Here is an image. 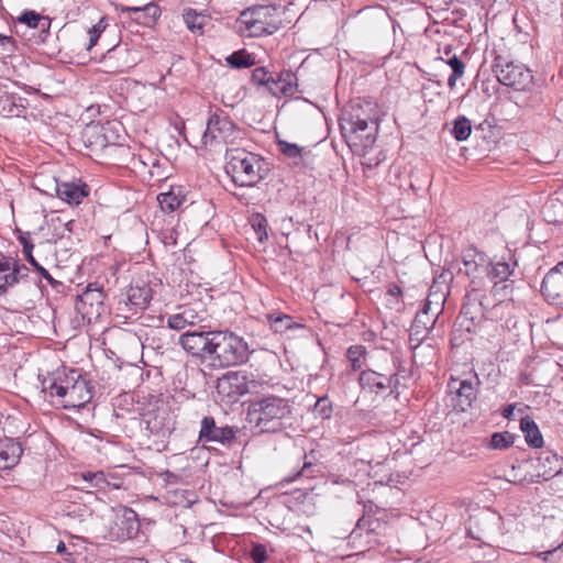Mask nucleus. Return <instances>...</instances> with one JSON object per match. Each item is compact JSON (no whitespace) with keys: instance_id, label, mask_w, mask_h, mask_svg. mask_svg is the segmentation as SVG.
<instances>
[{"instance_id":"1","label":"nucleus","mask_w":563,"mask_h":563,"mask_svg":"<svg viewBox=\"0 0 563 563\" xmlns=\"http://www.w3.org/2000/svg\"><path fill=\"white\" fill-rule=\"evenodd\" d=\"M42 391L48 394L52 402L64 409H79L92 398V387L76 369L57 372L44 377Z\"/></svg>"},{"instance_id":"2","label":"nucleus","mask_w":563,"mask_h":563,"mask_svg":"<svg viewBox=\"0 0 563 563\" xmlns=\"http://www.w3.org/2000/svg\"><path fill=\"white\" fill-rule=\"evenodd\" d=\"M225 173L236 186L254 187L266 177L268 167L261 155L231 147L225 152Z\"/></svg>"},{"instance_id":"3","label":"nucleus","mask_w":563,"mask_h":563,"mask_svg":"<svg viewBox=\"0 0 563 563\" xmlns=\"http://www.w3.org/2000/svg\"><path fill=\"white\" fill-rule=\"evenodd\" d=\"M291 413L288 399L275 395L251 400L247 407V420L262 432H277L285 426L284 420Z\"/></svg>"},{"instance_id":"4","label":"nucleus","mask_w":563,"mask_h":563,"mask_svg":"<svg viewBox=\"0 0 563 563\" xmlns=\"http://www.w3.org/2000/svg\"><path fill=\"white\" fill-rule=\"evenodd\" d=\"M211 339L209 360L213 366L225 368L249 361L251 351L242 336L229 330H213Z\"/></svg>"},{"instance_id":"5","label":"nucleus","mask_w":563,"mask_h":563,"mask_svg":"<svg viewBox=\"0 0 563 563\" xmlns=\"http://www.w3.org/2000/svg\"><path fill=\"white\" fill-rule=\"evenodd\" d=\"M342 136L352 152L360 156H365L374 146L379 120H339Z\"/></svg>"},{"instance_id":"6","label":"nucleus","mask_w":563,"mask_h":563,"mask_svg":"<svg viewBox=\"0 0 563 563\" xmlns=\"http://www.w3.org/2000/svg\"><path fill=\"white\" fill-rule=\"evenodd\" d=\"M242 139L243 131L227 113L219 110L209 115L201 143L203 146L234 145Z\"/></svg>"},{"instance_id":"7","label":"nucleus","mask_w":563,"mask_h":563,"mask_svg":"<svg viewBox=\"0 0 563 563\" xmlns=\"http://www.w3.org/2000/svg\"><path fill=\"white\" fill-rule=\"evenodd\" d=\"M489 264H492L490 257L487 254L475 247H468L456 261V269L459 274H463L470 279L472 289L476 291L483 288L487 282Z\"/></svg>"},{"instance_id":"8","label":"nucleus","mask_w":563,"mask_h":563,"mask_svg":"<svg viewBox=\"0 0 563 563\" xmlns=\"http://www.w3.org/2000/svg\"><path fill=\"white\" fill-rule=\"evenodd\" d=\"M278 8L273 4H258L243 10L240 14L239 22L244 24L246 31L252 36L263 34H272L277 30L274 16Z\"/></svg>"},{"instance_id":"9","label":"nucleus","mask_w":563,"mask_h":563,"mask_svg":"<svg viewBox=\"0 0 563 563\" xmlns=\"http://www.w3.org/2000/svg\"><path fill=\"white\" fill-rule=\"evenodd\" d=\"M493 73L497 80L507 87L516 90H526L532 85L533 76L531 70L523 64L508 60L503 56H497L493 65Z\"/></svg>"},{"instance_id":"10","label":"nucleus","mask_w":563,"mask_h":563,"mask_svg":"<svg viewBox=\"0 0 563 563\" xmlns=\"http://www.w3.org/2000/svg\"><path fill=\"white\" fill-rule=\"evenodd\" d=\"M257 387L254 379H249L245 372H228L218 382V393L228 401L235 402L242 396L253 393Z\"/></svg>"},{"instance_id":"11","label":"nucleus","mask_w":563,"mask_h":563,"mask_svg":"<svg viewBox=\"0 0 563 563\" xmlns=\"http://www.w3.org/2000/svg\"><path fill=\"white\" fill-rule=\"evenodd\" d=\"M478 386L479 379L476 374L464 379L451 377L448 388L454 395V407L460 411H466L471 408L477 399Z\"/></svg>"},{"instance_id":"12","label":"nucleus","mask_w":563,"mask_h":563,"mask_svg":"<svg viewBox=\"0 0 563 563\" xmlns=\"http://www.w3.org/2000/svg\"><path fill=\"white\" fill-rule=\"evenodd\" d=\"M488 267L487 280L494 283L493 292L501 298H507L512 294V282L508 284V278L515 272L516 262L509 263L504 260H492Z\"/></svg>"},{"instance_id":"13","label":"nucleus","mask_w":563,"mask_h":563,"mask_svg":"<svg viewBox=\"0 0 563 563\" xmlns=\"http://www.w3.org/2000/svg\"><path fill=\"white\" fill-rule=\"evenodd\" d=\"M140 528L137 514L129 507H121L115 512L114 527L110 530V538L117 541L131 540L139 534Z\"/></svg>"},{"instance_id":"14","label":"nucleus","mask_w":563,"mask_h":563,"mask_svg":"<svg viewBox=\"0 0 563 563\" xmlns=\"http://www.w3.org/2000/svg\"><path fill=\"white\" fill-rule=\"evenodd\" d=\"M104 292L92 284L77 297L75 309L87 321L98 318L103 310Z\"/></svg>"},{"instance_id":"15","label":"nucleus","mask_w":563,"mask_h":563,"mask_svg":"<svg viewBox=\"0 0 563 563\" xmlns=\"http://www.w3.org/2000/svg\"><path fill=\"white\" fill-rule=\"evenodd\" d=\"M212 331L188 330L179 339V345L190 355L209 360Z\"/></svg>"},{"instance_id":"16","label":"nucleus","mask_w":563,"mask_h":563,"mask_svg":"<svg viewBox=\"0 0 563 563\" xmlns=\"http://www.w3.org/2000/svg\"><path fill=\"white\" fill-rule=\"evenodd\" d=\"M541 294L550 305L563 306V261L545 274Z\"/></svg>"},{"instance_id":"17","label":"nucleus","mask_w":563,"mask_h":563,"mask_svg":"<svg viewBox=\"0 0 563 563\" xmlns=\"http://www.w3.org/2000/svg\"><path fill=\"white\" fill-rule=\"evenodd\" d=\"M236 431L238 430L235 428L229 426L218 427L213 417L206 416L201 420L199 440L202 442H217L225 445L230 444L235 439Z\"/></svg>"},{"instance_id":"18","label":"nucleus","mask_w":563,"mask_h":563,"mask_svg":"<svg viewBox=\"0 0 563 563\" xmlns=\"http://www.w3.org/2000/svg\"><path fill=\"white\" fill-rule=\"evenodd\" d=\"M395 380L396 378H389L388 375L373 369L362 371L358 376V383L362 389L376 395L395 393Z\"/></svg>"},{"instance_id":"19","label":"nucleus","mask_w":563,"mask_h":563,"mask_svg":"<svg viewBox=\"0 0 563 563\" xmlns=\"http://www.w3.org/2000/svg\"><path fill=\"white\" fill-rule=\"evenodd\" d=\"M339 120H379V111L375 102L357 99L343 109Z\"/></svg>"},{"instance_id":"20","label":"nucleus","mask_w":563,"mask_h":563,"mask_svg":"<svg viewBox=\"0 0 563 563\" xmlns=\"http://www.w3.org/2000/svg\"><path fill=\"white\" fill-rule=\"evenodd\" d=\"M142 424L150 434L165 438L174 429L166 410L148 411L143 416Z\"/></svg>"},{"instance_id":"21","label":"nucleus","mask_w":563,"mask_h":563,"mask_svg":"<svg viewBox=\"0 0 563 563\" xmlns=\"http://www.w3.org/2000/svg\"><path fill=\"white\" fill-rule=\"evenodd\" d=\"M266 90L274 97H291L297 90V76L291 70H283L273 75Z\"/></svg>"},{"instance_id":"22","label":"nucleus","mask_w":563,"mask_h":563,"mask_svg":"<svg viewBox=\"0 0 563 563\" xmlns=\"http://www.w3.org/2000/svg\"><path fill=\"white\" fill-rule=\"evenodd\" d=\"M55 191L59 199L68 205L78 206L89 192V186L82 181H63L56 180Z\"/></svg>"},{"instance_id":"23","label":"nucleus","mask_w":563,"mask_h":563,"mask_svg":"<svg viewBox=\"0 0 563 563\" xmlns=\"http://www.w3.org/2000/svg\"><path fill=\"white\" fill-rule=\"evenodd\" d=\"M16 24H24L30 29L38 30L37 44H43L49 36L52 20L34 10H24L15 20Z\"/></svg>"},{"instance_id":"24","label":"nucleus","mask_w":563,"mask_h":563,"mask_svg":"<svg viewBox=\"0 0 563 563\" xmlns=\"http://www.w3.org/2000/svg\"><path fill=\"white\" fill-rule=\"evenodd\" d=\"M534 467L538 471V477L543 481H549L562 472L563 463L556 453L550 450H544L539 453Z\"/></svg>"},{"instance_id":"25","label":"nucleus","mask_w":563,"mask_h":563,"mask_svg":"<svg viewBox=\"0 0 563 563\" xmlns=\"http://www.w3.org/2000/svg\"><path fill=\"white\" fill-rule=\"evenodd\" d=\"M22 454L23 448L19 441L12 438L0 439V471L16 466Z\"/></svg>"},{"instance_id":"26","label":"nucleus","mask_w":563,"mask_h":563,"mask_svg":"<svg viewBox=\"0 0 563 563\" xmlns=\"http://www.w3.org/2000/svg\"><path fill=\"white\" fill-rule=\"evenodd\" d=\"M26 110V99L18 93L0 95V114L4 118L22 117Z\"/></svg>"},{"instance_id":"27","label":"nucleus","mask_w":563,"mask_h":563,"mask_svg":"<svg viewBox=\"0 0 563 563\" xmlns=\"http://www.w3.org/2000/svg\"><path fill=\"white\" fill-rule=\"evenodd\" d=\"M128 305L135 312L145 309L152 299V289L148 285H132L126 294Z\"/></svg>"},{"instance_id":"28","label":"nucleus","mask_w":563,"mask_h":563,"mask_svg":"<svg viewBox=\"0 0 563 563\" xmlns=\"http://www.w3.org/2000/svg\"><path fill=\"white\" fill-rule=\"evenodd\" d=\"M157 201L162 211L167 213L176 211L185 202L181 187H170L168 191L161 192L157 196Z\"/></svg>"},{"instance_id":"29","label":"nucleus","mask_w":563,"mask_h":563,"mask_svg":"<svg viewBox=\"0 0 563 563\" xmlns=\"http://www.w3.org/2000/svg\"><path fill=\"white\" fill-rule=\"evenodd\" d=\"M520 429L525 433V439L528 445L539 449L543 445V437L539 430L536 421L529 417L525 416L520 420Z\"/></svg>"},{"instance_id":"30","label":"nucleus","mask_w":563,"mask_h":563,"mask_svg":"<svg viewBox=\"0 0 563 563\" xmlns=\"http://www.w3.org/2000/svg\"><path fill=\"white\" fill-rule=\"evenodd\" d=\"M266 319L275 333H285L289 330L302 329L305 327L294 321L292 317L284 313H268Z\"/></svg>"},{"instance_id":"31","label":"nucleus","mask_w":563,"mask_h":563,"mask_svg":"<svg viewBox=\"0 0 563 563\" xmlns=\"http://www.w3.org/2000/svg\"><path fill=\"white\" fill-rule=\"evenodd\" d=\"M323 465L314 461L312 453L305 455V461L295 476L287 478V482H294L297 477L316 478L323 475Z\"/></svg>"},{"instance_id":"32","label":"nucleus","mask_w":563,"mask_h":563,"mask_svg":"<svg viewBox=\"0 0 563 563\" xmlns=\"http://www.w3.org/2000/svg\"><path fill=\"white\" fill-rule=\"evenodd\" d=\"M453 274L450 271L443 272L439 277L435 279H439V285L434 289L437 292V296L433 297V306L434 311H432V316H439L442 311V305L445 300V296L449 292L446 282L452 280Z\"/></svg>"},{"instance_id":"33","label":"nucleus","mask_w":563,"mask_h":563,"mask_svg":"<svg viewBox=\"0 0 563 563\" xmlns=\"http://www.w3.org/2000/svg\"><path fill=\"white\" fill-rule=\"evenodd\" d=\"M183 20L191 32H201L206 24L207 16L195 9L188 8L184 10Z\"/></svg>"},{"instance_id":"34","label":"nucleus","mask_w":563,"mask_h":563,"mask_svg":"<svg viewBox=\"0 0 563 563\" xmlns=\"http://www.w3.org/2000/svg\"><path fill=\"white\" fill-rule=\"evenodd\" d=\"M471 132H472V124H471V121L466 117L459 115L453 121L451 134L453 135V137L456 141H460V142L466 141L470 137Z\"/></svg>"},{"instance_id":"35","label":"nucleus","mask_w":563,"mask_h":563,"mask_svg":"<svg viewBox=\"0 0 563 563\" xmlns=\"http://www.w3.org/2000/svg\"><path fill=\"white\" fill-rule=\"evenodd\" d=\"M394 366L396 367V372L388 375L389 378H396L395 380V391L398 387L409 380L412 377V369L406 366V363L398 356L393 358Z\"/></svg>"},{"instance_id":"36","label":"nucleus","mask_w":563,"mask_h":563,"mask_svg":"<svg viewBox=\"0 0 563 563\" xmlns=\"http://www.w3.org/2000/svg\"><path fill=\"white\" fill-rule=\"evenodd\" d=\"M228 65L232 68H247L254 65V57L245 51H238L225 58Z\"/></svg>"},{"instance_id":"37","label":"nucleus","mask_w":563,"mask_h":563,"mask_svg":"<svg viewBox=\"0 0 563 563\" xmlns=\"http://www.w3.org/2000/svg\"><path fill=\"white\" fill-rule=\"evenodd\" d=\"M439 316L428 317L427 312H418L415 317L412 331L416 334H420L421 331L429 333L435 325Z\"/></svg>"},{"instance_id":"38","label":"nucleus","mask_w":563,"mask_h":563,"mask_svg":"<svg viewBox=\"0 0 563 563\" xmlns=\"http://www.w3.org/2000/svg\"><path fill=\"white\" fill-rule=\"evenodd\" d=\"M515 443V435L508 431L495 432L490 437L489 448L493 450H505Z\"/></svg>"},{"instance_id":"39","label":"nucleus","mask_w":563,"mask_h":563,"mask_svg":"<svg viewBox=\"0 0 563 563\" xmlns=\"http://www.w3.org/2000/svg\"><path fill=\"white\" fill-rule=\"evenodd\" d=\"M251 225L256 234V239L260 242H264L267 240V220L264 216L257 213L254 214L251 219Z\"/></svg>"},{"instance_id":"40","label":"nucleus","mask_w":563,"mask_h":563,"mask_svg":"<svg viewBox=\"0 0 563 563\" xmlns=\"http://www.w3.org/2000/svg\"><path fill=\"white\" fill-rule=\"evenodd\" d=\"M365 354L366 349L363 345H352L347 349L346 357L353 371H358L362 367L361 360Z\"/></svg>"},{"instance_id":"41","label":"nucleus","mask_w":563,"mask_h":563,"mask_svg":"<svg viewBox=\"0 0 563 563\" xmlns=\"http://www.w3.org/2000/svg\"><path fill=\"white\" fill-rule=\"evenodd\" d=\"M278 147L280 150V152L289 157V158H294L295 159V164H298L299 161H301V152H302V148L300 146H298L297 144L295 143H289V142H286V141H279L278 142Z\"/></svg>"},{"instance_id":"42","label":"nucleus","mask_w":563,"mask_h":563,"mask_svg":"<svg viewBox=\"0 0 563 563\" xmlns=\"http://www.w3.org/2000/svg\"><path fill=\"white\" fill-rule=\"evenodd\" d=\"M82 477L90 484L91 487L98 489H104L110 485L103 472H87L82 475Z\"/></svg>"},{"instance_id":"43","label":"nucleus","mask_w":563,"mask_h":563,"mask_svg":"<svg viewBox=\"0 0 563 563\" xmlns=\"http://www.w3.org/2000/svg\"><path fill=\"white\" fill-rule=\"evenodd\" d=\"M168 328L173 330H183L187 325H195V321L187 318V313H175L167 319Z\"/></svg>"},{"instance_id":"44","label":"nucleus","mask_w":563,"mask_h":563,"mask_svg":"<svg viewBox=\"0 0 563 563\" xmlns=\"http://www.w3.org/2000/svg\"><path fill=\"white\" fill-rule=\"evenodd\" d=\"M314 413L321 419H329L332 415V402L327 396L319 398L314 405Z\"/></svg>"},{"instance_id":"45","label":"nucleus","mask_w":563,"mask_h":563,"mask_svg":"<svg viewBox=\"0 0 563 563\" xmlns=\"http://www.w3.org/2000/svg\"><path fill=\"white\" fill-rule=\"evenodd\" d=\"M126 11L132 12H143L152 22H155L161 16V9L155 3H147L143 8L140 7H131L126 8Z\"/></svg>"},{"instance_id":"46","label":"nucleus","mask_w":563,"mask_h":563,"mask_svg":"<svg viewBox=\"0 0 563 563\" xmlns=\"http://www.w3.org/2000/svg\"><path fill=\"white\" fill-rule=\"evenodd\" d=\"M272 76L264 67H256L252 71L251 80L254 85L266 89Z\"/></svg>"},{"instance_id":"47","label":"nucleus","mask_w":563,"mask_h":563,"mask_svg":"<svg viewBox=\"0 0 563 563\" xmlns=\"http://www.w3.org/2000/svg\"><path fill=\"white\" fill-rule=\"evenodd\" d=\"M19 284V279L15 276L13 269L7 273L0 274V295H5L9 288Z\"/></svg>"},{"instance_id":"48","label":"nucleus","mask_w":563,"mask_h":563,"mask_svg":"<svg viewBox=\"0 0 563 563\" xmlns=\"http://www.w3.org/2000/svg\"><path fill=\"white\" fill-rule=\"evenodd\" d=\"M250 555L254 563H264L268 559L267 549L262 543H254L251 548Z\"/></svg>"},{"instance_id":"49","label":"nucleus","mask_w":563,"mask_h":563,"mask_svg":"<svg viewBox=\"0 0 563 563\" xmlns=\"http://www.w3.org/2000/svg\"><path fill=\"white\" fill-rule=\"evenodd\" d=\"M438 285H439V279H434L432 286L430 287V292L428 295V298L426 299L421 310L419 311V312H427V316L431 317V318H432V311H434L433 297L437 296V292L434 291V289L438 287Z\"/></svg>"},{"instance_id":"50","label":"nucleus","mask_w":563,"mask_h":563,"mask_svg":"<svg viewBox=\"0 0 563 563\" xmlns=\"http://www.w3.org/2000/svg\"><path fill=\"white\" fill-rule=\"evenodd\" d=\"M561 553H563V542H561L558 547L551 550L539 552L538 558L542 559L545 562H555L556 559H560Z\"/></svg>"},{"instance_id":"51","label":"nucleus","mask_w":563,"mask_h":563,"mask_svg":"<svg viewBox=\"0 0 563 563\" xmlns=\"http://www.w3.org/2000/svg\"><path fill=\"white\" fill-rule=\"evenodd\" d=\"M104 30V26L102 25V20L99 21V23L95 24L88 30L89 34V45L87 49H91L98 42L102 31Z\"/></svg>"},{"instance_id":"52","label":"nucleus","mask_w":563,"mask_h":563,"mask_svg":"<svg viewBox=\"0 0 563 563\" xmlns=\"http://www.w3.org/2000/svg\"><path fill=\"white\" fill-rule=\"evenodd\" d=\"M18 233H19L18 240H19L20 244L23 247V253H29L30 251H33L34 244H33V241L31 239V233L30 232H23L21 230H18Z\"/></svg>"},{"instance_id":"53","label":"nucleus","mask_w":563,"mask_h":563,"mask_svg":"<svg viewBox=\"0 0 563 563\" xmlns=\"http://www.w3.org/2000/svg\"><path fill=\"white\" fill-rule=\"evenodd\" d=\"M446 63L452 68V73L455 75L464 74L465 65L456 55L449 58Z\"/></svg>"},{"instance_id":"54","label":"nucleus","mask_w":563,"mask_h":563,"mask_svg":"<svg viewBox=\"0 0 563 563\" xmlns=\"http://www.w3.org/2000/svg\"><path fill=\"white\" fill-rule=\"evenodd\" d=\"M0 45L8 53H13L16 48L15 40L9 35L0 34Z\"/></svg>"},{"instance_id":"55","label":"nucleus","mask_w":563,"mask_h":563,"mask_svg":"<svg viewBox=\"0 0 563 563\" xmlns=\"http://www.w3.org/2000/svg\"><path fill=\"white\" fill-rule=\"evenodd\" d=\"M67 516L69 517H73V518H80V519H84V517L86 515H90L89 514V509L87 507H76V506H73V507H68L67 508V512H66Z\"/></svg>"},{"instance_id":"56","label":"nucleus","mask_w":563,"mask_h":563,"mask_svg":"<svg viewBox=\"0 0 563 563\" xmlns=\"http://www.w3.org/2000/svg\"><path fill=\"white\" fill-rule=\"evenodd\" d=\"M13 272L18 277L19 282L23 278H26L29 275V268L24 264L19 263L18 261L14 262Z\"/></svg>"},{"instance_id":"57","label":"nucleus","mask_w":563,"mask_h":563,"mask_svg":"<svg viewBox=\"0 0 563 563\" xmlns=\"http://www.w3.org/2000/svg\"><path fill=\"white\" fill-rule=\"evenodd\" d=\"M15 260L11 257H4L2 256L0 258V274L7 273L13 269Z\"/></svg>"},{"instance_id":"58","label":"nucleus","mask_w":563,"mask_h":563,"mask_svg":"<svg viewBox=\"0 0 563 563\" xmlns=\"http://www.w3.org/2000/svg\"><path fill=\"white\" fill-rule=\"evenodd\" d=\"M36 272L52 286L59 285L60 283L53 278V276L48 273L46 268L42 265L37 267Z\"/></svg>"},{"instance_id":"59","label":"nucleus","mask_w":563,"mask_h":563,"mask_svg":"<svg viewBox=\"0 0 563 563\" xmlns=\"http://www.w3.org/2000/svg\"><path fill=\"white\" fill-rule=\"evenodd\" d=\"M386 292L388 296L395 297V298H398L402 295L401 288L395 283H391L387 286Z\"/></svg>"},{"instance_id":"60","label":"nucleus","mask_w":563,"mask_h":563,"mask_svg":"<svg viewBox=\"0 0 563 563\" xmlns=\"http://www.w3.org/2000/svg\"><path fill=\"white\" fill-rule=\"evenodd\" d=\"M514 411H515V405L514 404H510V405H507L503 411H501V416L505 418V419H511L512 416H514Z\"/></svg>"},{"instance_id":"61","label":"nucleus","mask_w":563,"mask_h":563,"mask_svg":"<svg viewBox=\"0 0 563 563\" xmlns=\"http://www.w3.org/2000/svg\"><path fill=\"white\" fill-rule=\"evenodd\" d=\"M25 256V260L35 268L41 266V264L35 260L33 256V251H30L29 253H23Z\"/></svg>"},{"instance_id":"62","label":"nucleus","mask_w":563,"mask_h":563,"mask_svg":"<svg viewBox=\"0 0 563 563\" xmlns=\"http://www.w3.org/2000/svg\"><path fill=\"white\" fill-rule=\"evenodd\" d=\"M463 75H455L454 73H452L449 78H448V85L449 87L452 89L454 88L455 84H456V80L459 78H461Z\"/></svg>"},{"instance_id":"63","label":"nucleus","mask_w":563,"mask_h":563,"mask_svg":"<svg viewBox=\"0 0 563 563\" xmlns=\"http://www.w3.org/2000/svg\"><path fill=\"white\" fill-rule=\"evenodd\" d=\"M461 313L464 318L470 319L474 323L475 318L473 316H470L471 314L470 307L463 306Z\"/></svg>"},{"instance_id":"64","label":"nucleus","mask_w":563,"mask_h":563,"mask_svg":"<svg viewBox=\"0 0 563 563\" xmlns=\"http://www.w3.org/2000/svg\"><path fill=\"white\" fill-rule=\"evenodd\" d=\"M126 563H148V561L143 558H132Z\"/></svg>"}]
</instances>
